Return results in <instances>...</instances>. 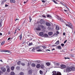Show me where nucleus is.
<instances>
[{
    "instance_id": "obj_3",
    "label": "nucleus",
    "mask_w": 75,
    "mask_h": 75,
    "mask_svg": "<svg viewBox=\"0 0 75 75\" xmlns=\"http://www.w3.org/2000/svg\"><path fill=\"white\" fill-rule=\"evenodd\" d=\"M68 23L69 24V28H73V25H72V24L69 22H68Z\"/></svg>"
},
{
    "instance_id": "obj_62",
    "label": "nucleus",
    "mask_w": 75,
    "mask_h": 75,
    "mask_svg": "<svg viewBox=\"0 0 75 75\" xmlns=\"http://www.w3.org/2000/svg\"><path fill=\"white\" fill-rule=\"evenodd\" d=\"M25 43V42H23V44H24V43Z\"/></svg>"
},
{
    "instance_id": "obj_13",
    "label": "nucleus",
    "mask_w": 75,
    "mask_h": 75,
    "mask_svg": "<svg viewBox=\"0 0 75 75\" xmlns=\"http://www.w3.org/2000/svg\"><path fill=\"white\" fill-rule=\"evenodd\" d=\"M71 71H75V67H72L71 68Z\"/></svg>"
},
{
    "instance_id": "obj_40",
    "label": "nucleus",
    "mask_w": 75,
    "mask_h": 75,
    "mask_svg": "<svg viewBox=\"0 0 75 75\" xmlns=\"http://www.w3.org/2000/svg\"><path fill=\"white\" fill-rule=\"evenodd\" d=\"M56 36V37H57L58 36V34H57V33H56L54 35H53V36Z\"/></svg>"
},
{
    "instance_id": "obj_15",
    "label": "nucleus",
    "mask_w": 75,
    "mask_h": 75,
    "mask_svg": "<svg viewBox=\"0 0 75 75\" xmlns=\"http://www.w3.org/2000/svg\"><path fill=\"white\" fill-rule=\"evenodd\" d=\"M21 64L22 66L24 67V66H25V64L24 63H21Z\"/></svg>"
},
{
    "instance_id": "obj_19",
    "label": "nucleus",
    "mask_w": 75,
    "mask_h": 75,
    "mask_svg": "<svg viewBox=\"0 0 75 75\" xmlns=\"http://www.w3.org/2000/svg\"><path fill=\"white\" fill-rule=\"evenodd\" d=\"M10 1L11 3H14L16 2V1H15V0H11Z\"/></svg>"
},
{
    "instance_id": "obj_4",
    "label": "nucleus",
    "mask_w": 75,
    "mask_h": 75,
    "mask_svg": "<svg viewBox=\"0 0 75 75\" xmlns=\"http://www.w3.org/2000/svg\"><path fill=\"white\" fill-rule=\"evenodd\" d=\"M1 69L3 72H6V69L4 67H1Z\"/></svg>"
},
{
    "instance_id": "obj_5",
    "label": "nucleus",
    "mask_w": 75,
    "mask_h": 75,
    "mask_svg": "<svg viewBox=\"0 0 75 75\" xmlns=\"http://www.w3.org/2000/svg\"><path fill=\"white\" fill-rule=\"evenodd\" d=\"M52 73H53L52 75H57V71H52Z\"/></svg>"
},
{
    "instance_id": "obj_38",
    "label": "nucleus",
    "mask_w": 75,
    "mask_h": 75,
    "mask_svg": "<svg viewBox=\"0 0 75 75\" xmlns=\"http://www.w3.org/2000/svg\"><path fill=\"white\" fill-rule=\"evenodd\" d=\"M40 74H41V75H42V71H41V70H40Z\"/></svg>"
},
{
    "instance_id": "obj_59",
    "label": "nucleus",
    "mask_w": 75,
    "mask_h": 75,
    "mask_svg": "<svg viewBox=\"0 0 75 75\" xmlns=\"http://www.w3.org/2000/svg\"><path fill=\"white\" fill-rule=\"evenodd\" d=\"M4 1H2V4H4Z\"/></svg>"
},
{
    "instance_id": "obj_43",
    "label": "nucleus",
    "mask_w": 75,
    "mask_h": 75,
    "mask_svg": "<svg viewBox=\"0 0 75 75\" xmlns=\"http://www.w3.org/2000/svg\"><path fill=\"white\" fill-rule=\"evenodd\" d=\"M53 1L55 4H58V3L57 2L54 0H53Z\"/></svg>"
},
{
    "instance_id": "obj_22",
    "label": "nucleus",
    "mask_w": 75,
    "mask_h": 75,
    "mask_svg": "<svg viewBox=\"0 0 75 75\" xmlns=\"http://www.w3.org/2000/svg\"><path fill=\"white\" fill-rule=\"evenodd\" d=\"M43 36L44 37H48V35L47 34L45 33L43 35Z\"/></svg>"
},
{
    "instance_id": "obj_25",
    "label": "nucleus",
    "mask_w": 75,
    "mask_h": 75,
    "mask_svg": "<svg viewBox=\"0 0 75 75\" xmlns=\"http://www.w3.org/2000/svg\"><path fill=\"white\" fill-rule=\"evenodd\" d=\"M59 44V40L57 41L55 43V44Z\"/></svg>"
},
{
    "instance_id": "obj_63",
    "label": "nucleus",
    "mask_w": 75,
    "mask_h": 75,
    "mask_svg": "<svg viewBox=\"0 0 75 75\" xmlns=\"http://www.w3.org/2000/svg\"><path fill=\"white\" fill-rule=\"evenodd\" d=\"M46 51H51L50 50H46Z\"/></svg>"
},
{
    "instance_id": "obj_26",
    "label": "nucleus",
    "mask_w": 75,
    "mask_h": 75,
    "mask_svg": "<svg viewBox=\"0 0 75 75\" xmlns=\"http://www.w3.org/2000/svg\"><path fill=\"white\" fill-rule=\"evenodd\" d=\"M57 48H58V49H61V46H57Z\"/></svg>"
},
{
    "instance_id": "obj_35",
    "label": "nucleus",
    "mask_w": 75,
    "mask_h": 75,
    "mask_svg": "<svg viewBox=\"0 0 75 75\" xmlns=\"http://www.w3.org/2000/svg\"><path fill=\"white\" fill-rule=\"evenodd\" d=\"M35 62H41V61L40 60H36V61H35Z\"/></svg>"
},
{
    "instance_id": "obj_12",
    "label": "nucleus",
    "mask_w": 75,
    "mask_h": 75,
    "mask_svg": "<svg viewBox=\"0 0 75 75\" xmlns=\"http://www.w3.org/2000/svg\"><path fill=\"white\" fill-rule=\"evenodd\" d=\"M39 35L40 36H42L43 35H44V33L42 32H40L39 33Z\"/></svg>"
},
{
    "instance_id": "obj_33",
    "label": "nucleus",
    "mask_w": 75,
    "mask_h": 75,
    "mask_svg": "<svg viewBox=\"0 0 75 75\" xmlns=\"http://www.w3.org/2000/svg\"><path fill=\"white\" fill-rule=\"evenodd\" d=\"M29 19L30 20V22H31V21L32 20V19L31 18V16H29Z\"/></svg>"
},
{
    "instance_id": "obj_49",
    "label": "nucleus",
    "mask_w": 75,
    "mask_h": 75,
    "mask_svg": "<svg viewBox=\"0 0 75 75\" xmlns=\"http://www.w3.org/2000/svg\"><path fill=\"white\" fill-rule=\"evenodd\" d=\"M61 45L62 46V47H64V44H61Z\"/></svg>"
},
{
    "instance_id": "obj_61",
    "label": "nucleus",
    "mask_w": 75,
    "mask_h": 75,
    "mask_svg": "<svg viewBox=\"0 0 75 75\" xmlns=\"http://www.w3.org/2000/svg\"><path fill=\"white\" fill-rule=\"evenodd\" d=\"M27 3V2H25V1H24V2H23V3L24 4H25V3Z\"/></svg>"
},
{
    "instance_id": "obj_27",
    "label": "nucleus",
    "mask_w": 75,
    "mask_h": 75,
    "mask_svg": "<svg viewBox=\"0 0 75 75\" xmlns=\"http://www.w3.org/2000/svg\"><path fill=\"white\" fill-rule=\"evenodd\" d=\"M15 74V73L14 72H11V75H14Z\"/></svg>"
},
{
    "instance_id": "obj_20",
    "label": "nucleus",
    "mask_w": 75,
    "mask_h": 75,
    "mask_svg": "<svg viewBox=\"0 0 75 75\" xmlns=\"http://www.w3.org/2000/svg\"><path fill=\"white\" fill-rule=\"evenodd\" d=\"M47 17H49L50 18H52V16L49 15H47Z\"/></svg>"
},
{
    "instance_id": "obj_2",
    "label": "nucleus",
    "mask_w": 75,
    "mask_h": 75,
    "mask_svg": "<svg viewBox=\"0 0 75 75\" xmlns=\"http://www.w3.org/2000/svg\"><path fill=\"white\" fill-rule=\"evenodd\" d=\"M71 68L68 67L66 69V71L67 72H70V71H71Z\"/></svg>"
},
{
    "instance_id": "obj_56",
    "label": "nucleus",
    "mask_w": 75,
    "mask_h": 75,
    "mask_svg": "<svg viewBox=\"0 0 75 75\" xmlns=\"http://www.w3.org/2000/svg\"><path fill=\"white\" fill-rule=\"evenodd\" d=\"M63 35H65V33H63Z\"/></svg>"
},
{
    "instance_id": "obj_57",
    "label": "nucleus",
    "mask_w": 75,
    "mask_h": 75,
    "mask_svg": "<svg viewBox=\"0 0 75 75\" xmlns=\"http://www.w3.org/2000/svg\"><path fill=\"white\" fill-rule=\"evenodd\" d=\"M17 31V30H15V32L14 33V34H16V32Z\"/></svg>"
},
{
    "instance_id": "obj_24",
    "label": "nucleus",
    "mask_w": 75,
    "mask_h": 75,
    "mask_svg": "<svg viewBox=\"0 0 75 75\" xmlns=\"http://www.w3.org/2000/svg\"><path fill=\"white\" fill-rule=\"evenodd\" d=\"M28 74H31V73H32L31 70H29L28 71Z\"/></svg>"
},
{
    "instance_id": "obj_47",
    "label": "nucleus",
    "mask_w": 75,
    "mask_h": 75,
    "mask_svg": "<svg viewBox=\"0 0 75 75\" xmlns=\"http://www.w3.org/2000/svg\"><path fill=\"white\" fill-rule=\"evenodd\" d=\"M70 56H71V57H74V56L73 55V54H70Z\"/></svg>"
},
{
    "instance_id": "obj_53",
    "label": "nucleus",
    "mask_w": 75,
    "mask_h": 75,
    "mask_svg": "<svg viewBox=\"0 0 75 75\" xmlns=\"http://www.w3.org/2000/svg\"><path fill=\"white\" fill-rule=\"evenodd\" d=\"M69 59V58L68 57H65V59Z\"/></svg>"
},
{
    "instance_id": "obj_1",
    "label": "nucleus",
    "mask_w": 75,
    "mask_h": 75,
    "mask_svg": "<svg viewBox=\"0 0 75 75\" xmlns=\"http://www.w3.org/2000/svg\"><path fill=\"white\" fill-rule=\"evenodd\" d=\"M45 21L44 20H41L40 21V23L41 24H42V25H45Z\"/></svg>"
},
{
    "instance_id": "obj_42",
    "label": "nucleus",
    "mask_w": 75,
    "mask_h": 75,
    "mask_svg": "<svg viewBox=\"0 0 75 75\" xmlns=\"http://www.w3.org/2000/svg\"><path fill=\"white\" fill-rule=\"evenodd\" d=\"M42 47L44 49L46 48H47V47H45V46H42Z\"/></svg>"
},
{
    "instance_id": "obj_50",
    "label": "nucleus",
    "mask_w": 75,
    "mask_h": 75,
    "mask_svg": "<svg viewBox=\"0 0 75 75\" xmlns=\"http://www.w3.org/2000/svg\"><path fill=\"white\" fill-rule=\"evenodd\" d=\"M56 33H57V34H59V32H58V31H57Z\"/></svg>"
},
{
    "instance_id": "obj_30",
    "label": "nucleus",
    "mask_w": 75,
    "mask_h": 75,
    "mask_svg": "<svg viewBox=\"0 0 75 75\" xmlns=\"http://www.w3.org/2000/svg\"><path fill=\"white\" fill-rule=\"evenodd\" d=\"M46 64L47 66H50V63L49 62L46 63Z\"/></svg>"
},
{
    "instance_id": "obj_8",
    "label": "nucleus",
    "mask_w": 75,
    "mask_h": 75,
    "mask_svg": "<svg viewBox=\"0 0 75 75\" xmlns=\"http://www.w3.org/2000/svg\"><path fill=\"white\" fill-rule=\"evenodd\" d=\"M60 66L62 68H65L67 67V66H66L64 64L61 65Z\"/></svg>"
},
{
    "instance_id": "obj_21",
    "label": "nucleus",
    "mask_w": 75,
    "mask_h": 75,
    "mask_svg": "<svg viewBox=\"0 0 75 75\" xmlns=\"http://www.w3.org/2000/svg\"><path fill=\"white\" fill-rule=\"evenodd\" d=\"M4 43H5V41H3L1 43V45H4Z\"/></svg>"
},
{
    "instance_id": "obj_16",
    "label": "nucleus",
    "mask_w": 75,
    "mask_h": 75,
    "mask_svg": "<svg viewBox=\"0 0 75 75\" xmlns=\"http://www.w3.org/2000/svg\"><path fill=\"white\" fill-rule=\"evenodd\" d=\"M36 30H38V31H40L41 29V28L40 27L37 28H36L35 29Z\"/></svg>"
},
{
    "instance_id": "obj_41",
    "label": "nucleus",
    "mask_w": 75,
    "mask_h": 75,
    "mask_svg": "<svg viewBox=\"0 0 75 75\" xmlns=\"http://www.w3.org/2000/svg\"><path fill=\"white\" fill-rule=\"evenodd\" d=\"M59 64H60L59 63H57L56 64V65H57V66H59Z\"/></svg>"
},
{
    "instance_id": "obj_11",
    "label": "nucleus",
    "mask_w": 75,
    "mask_h": 75,
    "mask_svg": "<svg viewBox=\"0 0 75 75\" xmlns=\"http://www.w3.org/2000/svg\"><path fill=\"white\" fill-rule=\"evenodd\" d=\"M45 67H44V64H42L40 65V68L42 69H44Z\"/></svg>"
},
{
    "instance_id": "obj_32",
    "label": "nucleus",
    "mask_w": 75,
    "mask_h": 75,
    "mask_svg": "<svg viewBox=\"0 0 75 75\" xmlns=\"http://www.w3.org/2000/svg\"><path fill=\"white\" fill-rule=\"evenodd\" d=\"M40 46H39L37 47H35V49H40Z\"/></svg>"
},
{
    "instance_id": "obj_39",
    "label": "nucleus",
    "mask_w": 75,
    "mask_h": 75,
    "mask_svg": "<svg viewBox=\"0 0 75 75\" xmlns=\"http://www.w3.org/2000/svg\"><path fill=\"white\" fill-rule=\"evenodd\" d=\"M61 18H60L59 17V16H57V18L58 20H60V19H61Z\"/></svg>"
},
{
    "instance_id": "obj_55",
    "label": "nucleus",
    "mask_w": 75,
    "mask_h": 75,
    "mask_svg": "<svg viewBox=\"0 0 75 75\" xmlns=\"http://www.w3.org/2000/svg\"><path fill=\"white\" fill-rule=\"evenodd\" d=\"M8 5L7 4H6L5 5V7H8Z\"/></svg>"
},
{
    "instance_id": "obj_7",
    "label": "nucleus",
    "mask_w": 75,
    "mask_h": 75,
    "mask_svg": "<svg viewBox=\"0 0 75 75\" xmlns=\"http://www.w3.org/2000/svg\"><path fill=\"white\" fill-rule=\"evenodd\" d=\"M48 34L50 36H51V35L53 34V32H49L48 33Z\"/></svg>"
},
{
    "instance_id": "obj_54",
    "label": "nucleus",
    "mask_w": 75,
    "mask_h": 75,
    "mask_svg": "<svg viewBox=\"0 0 75 75\" xmlns=\"http://www.w3.org/2000/svg\"><path fill=\"white\" fill-rule=\"evenodd\" d=\"M42 2L43 3H45V1L44 0H42Z\"/></svg>"
},
{
    "instance_id": "obj_58",
    "label": "nucleus",
    "mask_w": 75,
    "mask_h": 75,
    "mask_svg": "<svg viewBox=\"0 0 75 75\" xmlns=\"http://www.w3.org/2000/svg\"><path fill=\"white\" fill-rule=\"evenodd\" d=\"M66 26H68V27H69V25L68 24H66Z\"/></svg>"
},
{
    "instance_id": "obj_51",
    "label": "nucleus",
    "mask_w": 75,
    "mask_h": 75,
    "mask_svg": "<svg viewBox=\"0 0 75 75\" xmlns=\"http://www.w3.org/2000/svg\"><path fill=\"white\" fill-rule=\"evenodd\" d=\"M67 40L64 41V44H65V43H66V42H67Z\"/></svg>"
},
{
    "instance_id": "obj_64",
    "label": "nucleus",
    "mask_w": 75,
    "mask_h": 75,
    "mask_svg": "<svg viewBox=\"0 0 75 75\" xmlns=\"http://www.w3.org/2000/svg\"><path fill=\"white\" fill-rule=\"evenodd\" d=\"M64 11H65V12H67V10L64 9Z\"/></svg>"
},
{
    "instance_id": "obj_45",
    "label": "nucleus",
    "mask_w": 75,
    "mask_h": 75,
    "mask_svg": "<svg viewBox=\"0 0 75 75\" xmlns=\"http://www.w3.org/2000/svg\"><path fill=\"white\" fill-rule=\"evenodd\" d=\"M42 17L43 18H46V16H45V15H42Z\"/></svg>"
},
{
    "instance_id": "obj_60",
    "label": "nucleus",
    "mask_w": 75,
    "mask_h": 75,
    "mask_svg": "<svg viewBox=\"0 0 75 75\" xmlns=\"http://www.w3.org/2000/svg\"><path fill=\"white\" fill-rule=\"evenodd\" d=\"M2 25H1V22H0V26L1 27V26Z\"/></svg>"
},
{
    "instance_id": "obj_52",
    "label": "nucleus",
    "mask_w": 75,
    "mask_h": 75,
    "mask_svg": "<svg viewBox=\"0 0 75 75\" xmlns=\"http://www.w3.org/2000/svg\"><path fill=\"white\" fill-rule=\"evenodd\" d=\"M10 39H11V38H9L8 39V41L10 40Z\"/></svg>"
},
{
    "instance_id": "obj_29",
    "label": "nucleus",
    "mask_w": 75,
    "mask_h": 75,
    "mask_svg": "<svg viewBox=\"0 0 75 75\" xmlns=\"http://www.w3.org/2000/svg\"><path fill=\"white\" fill-rule=\"evenodd\" d=\"M41 27L42 28V29H45V27L42 25L41 26Z\"/></svg>"
},
{
    "instance_id": "obj_44",
    "label": "nucleus",
    "mask_w": 75,
    "mask_h": 75,
    "mask_svg": "<svg viewBox=\"0 0 75 75\" xmlns=\"http://www.w3.org/2000/svg\"><path fill=\"white\" fill-rule=\"evenodd\" d=\"M42 51L41 50L39 49L37 51H38L39 52H40Z\"/></svg>"
},
{
    "instance_id": "obj_31",
    "label": "nucleus",
    "mask_w": 75,
    "mask_h": 75,
    "mask_svg": "<svg viewBox=\"0 0 75 75\" xmlns=\"http://www.w3.org/2000/svg\"><path fill=\"white\" fill-rule=\"evenodd\" d=\"M60 20H59V21H60L61 22H62L63 23H64V20L62 19V18H60Z\"/></svg>"
},
{
    "instance_id": "obj_14",
    "label": "nucleus",
    "mask_w": 75,
    "mask_h": 75,
    "mask_svg": "<svg viewBox=\"0 0 75 75\" xmlns=\"http://www.w3.org/2000/svg\"><path fill=\"white\" fill-rule=\"evenodd\" d=\"M56 30H59V28L58 26L57 25L56 26Z\"/></svg>"
},
{
    "instance_id": "obj_10",
    "label": "nucleus",
    "mask_w": 75,
    "mask_h": 75,
    "mask_svg": "<svg viewBox=\"0 0 75 75\" xmlns=\"http://www.w3.org/2000/svg\"><path fill=\"white\" fill-rule=\"evenodd\" d=\"M31 66L32 67H35V66H36V65L34 63H32L31 64Z\"/></svg>"
},
{
    "instance_id": "obj_18",
    "label": "nucleus",
    "mask_w": 75,
    "mask_h": 75,
    "mask_svg": "<svg viewBox=\"0 0 75 75\" xmlns=\"http://www.w3.org/2000/svg\"><path fill=\"white\" fill-rule=\"evenodd\" d=\"M3 52H8V53H10V51L7 50H5L3 51Z\"/></svg>"
},
{
    "instance_id": "obj_17",
    "label": "nucleus",
    "mask_w": 75,
    "mask_h": 75,
    "mask_svg": "<svg viewBox=\"0 0 75 75\" xmlns=\"http://www.w3.org/2000/svg\"><path fill=\"white\" fill-rule=\"evenodd\" d=\"M7 67L8 68L7 69V71L8 72H10V68H9V66H7Z\"/></svg>"
},
{
    "instance_id": "obj_37",
    "label": "nucleus",
    "mask_w": 75,
    "mask_h": 75,
    "mask_svg": "<svg viewBox=\"0 0 75 75\" xmlns=\"http://www.w3.org/2000/svg\"><path fill=\"white\" fill-rule=\"evenodd\" d=\"M21 63V62L20 61H19L17 62V64L18 65H20V64Z\"/></svg>"
},
{
    "instance_id": "obj_36",
    "label": "nucleus",
    "mask_w": 75,
    "mask_h": 75,
    "mask_svg": "<svg viewBox=\"0 0 75 75\" xmlns=\"http://www.w3.org/2000/svg\"><path fill=\"white\" fill-rule=\"evenodd\" d=\"M24 73L23 72H21L20 73V75H24Z\"/></svg>"
},
{
    "instance_id": "obj_6",
    "label": "nucleus",
    "mask_w": 75,
    "mask_h": 75,
    "mask_svg": "<svg viewBox=\"0 0 75 75\" xmlns=\"http://www.w3.org/2000/svg\"><path fill=\"white\" fill-rule=\"evenodd\" d=\"M45 24L47 26H51V24L48 22H46Z\"/></svg>"
},
{
    "instance_id": "obj_28",
    "label": "nucleus",
    "mask_w": 75,
    "mask_h": 75,
    "mask_svg": "<svg viewBox=\"0 0 75 75\" xmlns=\"http://www.w3.org/2000/svg\"><path fill=\"white\" fill-rule=\"evenodd\" d=\"M11 70L13 71L14 69V66L12 67L11 68Z\"/></svg>"
},
{
    "instance_id": "obj_23",
    "label": "nucleus",
    "mask_w": 75,
    "mask_h": 75,
    "mask_svg": "<svg viewBox=\"0 0 75 75\" xmlns=\"http://www.w3.org/2000/svg\"><path fill=\"white\" fill-rule=\"evenodd\" d=\"M20 40H21L22 39V34H21V35L19 36Z\"/></svg>"
},
{
    "instance_id": "obj_48",
    "label": "nucleus",
    "mask_w": 75,
    "mask_h": 75,
    "mask_svg": "<svg viewBox=\"0 0 75 75\" xmlns=\"http://www.w3.org/2000/svg\"><path fill=\"white\" fill-rule=\"evenodd\" d=\"M16 69H20V67L19 66L17 67H16Z\"/></svg>"
},
{
    "instance_id": "obj_46",
    "label": "nucleus",
    "mask_w": 75,
    "mask_h": 75,
    "mask_svg": "<svg viewBox=\"0 0 75 75\" xmlns=\"http://www.w3.org/2000/svg\"><path fill=\"white\" fill-rule=\"evenodd\" d=\"M1 74H3V72L2 71H0V75H1Z\"/></svg>"
},
{
    "instance_id": "obj_34",
    "label": "nucleus",
    "mask_w": 75,
    "mask_h": 75,
    "mask_svg": "<svg viewBox=\"0 0 75 75\" xmlns=\"http://www.w3.org/2000/svg\"><path fill=\"white\" fill-rule=\"evenodd\" d=\"M33 45V42H31L28 44V46H31V45Z\"/></svg>"
},
{
    "instance_id": "obj_9",
    "label": "nucleus",
    "mask_w": 75,
    "mask_h": 75,
    "mask_svg": "<svg viewBox=\"0 0 75 75\" xmlns=\"http://www.w3.org/2000/svg\"><path fill=\"white\" fill-rule=\"evenodd\" d=\"M41 66V65L40 64H38L36 65V67L37 68H40V67Z\"/></svg>"
}]
</instances>
